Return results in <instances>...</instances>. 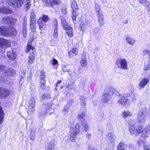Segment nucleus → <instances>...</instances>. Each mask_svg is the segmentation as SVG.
I'll use <instances>...</instances> for the list:
<instances>
[{
    "label": "nucleus",
    "mask_w": 150,
    "mask_h": 150,
    "mask_svg": "<svg viewBox=\"0 0 150 150\" xmlns=\"http://www.w3.org/2000/svg\"><path fill=\"white\" fill-rule=\"evenodd\" d=\"M146 111V108H144L138 113L137 115V120L139 126L137 127L136 129L135 127L134 128L133 132H134L133 133H130L131 134L137 135V134H139L142 132L143 126L145 124L146 121L145 116Z\"/></svg>",
    "instance_id": "1"
},
{
    "label": "nucleus",
    "mask_w": 150,
    "mask_h": 150,
    "mask_svg": "<svg viewBox=\"0 0 150 150\" xmlns=\"http://www.w3.org/2000/svg\"><path fill=\"white\" fill-rule=\"evenodd\" d=\"M52 105L51 103L44 105L43 108L38 111L39 117L40 118H42L47 114L49 115H51L54 112V109L52 108Z\"/></svg>",
    "instance_id": "2"
},
{
    "label": "nucleus",
    "mask_w": 150,
    "mask_h": 150,
    "mask_svg": "<svg viewBox=\"0 0 150 150\" xmlns=\"http://www.w3.org/2000/svg\"><path fill=\"white\" fill-rule=\"evenodd\" d=\"M16 33L14 28L11 26V28H8L6 26H4L0 28V35L2 36L12 35Z\"/></svg>",
    "instance_id": "3"
},
{
    "label": "nucleus",
    "mask_w": 150,
    "mask_h": 150,
    "mask_svg": "<svg viewBox=\"0 0 150 150\" xmlns=\"http://www.w3.org/2000/svg\"><path fill=\"white\" fill-rule=\"evenodd\" d=\"M115 91L113 88L107 89L102 96V101L104 103H106L109 101L111 98V96L115 93Z\"/></svg>",
    "instance_id": "4"
},
{
    "label": "nucleus",
    "mask_w": 150,
    "mask_h": 150,
    "mask_svg": "<svg viewBox=\"0 0 150 150\" xmlns=\"http://www.w3.org/2000/svg\"><path fill=\"white\" fill-rule=\"evenodd\" d=\"M28 43L27 45V49L26 50L27 52H29L30 50L32 51V52H30L28 57V64L30 65L33 64L35 60V57L33 55V50L35 49V47L32 46L30 44H29Z\"/></svg>",
    "instance_id": "5"
},
{
    "label": "nucleus",
    "mask_w": 150,
    "mask_h": 150,
    "mask_svg": "<svg viewBox=\"0 0 150 150\" xmlns=\"http://www.w3.org/2000/svg\"><path fill=\"white\" fill-rule=\"evenodd\" d=\"M16 21V19L8 16L0 17V24L5 23L8 25H13Z\"/></svg>",
    "instance_id": "6"
},
{
    "label": "nucleus",
    "mask_w": 150,
    "mask_h": 150,
    "mask_svg": "<svg viewBox=\"0 0 150 150\" xmlns=\"http://www.w3.org/2000/svg\"><path fill=\"white\" fill-rule=\"evenodd\" d=\"M36 102L34 97H31L29 102V105L27 110L28 114L32 113L34 112L35 109Z\"/></svg>",
    "instance_id": "7"
},
{
    "label": "nucleus",
    "mask_w": 150,
    "mask_h": 150,
    "mask_svg": "<svg viewBox=\"0 0 150 150\" xmlns=\"http://www.w3.org/2000/svg\"><path fill=\"white\" fill-rule=\"evenodd\" d=\"M40 82L39 83L40 88L42 90H44L45 87V72L42 71L40 74Z\"/></svg>",
    "instance_id": "8"
},
{
    "label": "nucleus",
    "mask_w": 150,
    "mask_h": 150,
    "mask_svg": "<svg viewBox=\"0 0 150 150\" xmlns=\"http://www.w3.org/2000/svg\"><path fill=\"white\" fill-rule=\"evenodd\" d=\"M80 127V125L78 123L75 125L72 124L70 126V132L72 134L77 135L79 133Z\"/></svg>",
    "instance_id": "9"
},
{
    "label": "nucleus",
    "mask_w": 150,
    "mask_h": 150,
    "mask_svg": "<svg viewBox=\"0 0 150 150\" xmlns=\"http://www.w3.org/2000/svg\"><path fill=\"white\" fill-rule=\"evenodd\" d=\"M116 64L118 68L122 69H127V61L125 59H119L116 62Z\"/></svg>",
    "instance_id": "10"
},
{
    "label": "nucleus",
    "mask_w": 150,
    "mask_h": 150,
    "mask_svg": "<svg viewBox=\"0 0 150 150\" xmlns=\"http://www.w3.org/2000/svg\"><path fill=\"white\" fill-rule=\"evenodd\" d=\"M10 90L7 88L0 87V98H5L10 94Z\"/></svg>",
    "instance_id": "11"
},
{
    "label": "nucleus",
    "mask_w": 150,
    "mask_h": 150,
    "mask_svg": "<svg viewBox=\"0 0 150 150\" xmlns=\"http://www.w3.org/2000/svg\"><path fill=\"white\" fill-rule=\"evenodd\" d=\"M10 45V42L3 38H0V48L7 47Z\"/></svg>",
    "instance_id": "12"
},
{
    "label": "nucleus",
    "mask_w": 150,
    "mask_h": 150,
    "mask_svg": "<svg viewBox=\"0 0 150 150\" xmlns=\"http://www.w3.org/2000/svg\"><path fill=\"white\" fill-rule=\"evenodd\" d=\"M128 101V99L124 96H120V98L118 100V103L123 106H126Z\"/></svg>",
    "instance_id": "13"
},
{
    "label": "nucleus",
    "mask_w": 150,
    "mask_h": 150,
    "mask_svg": "<svg viewBox=\"0 0 150 150\" xmlns=\"http://www.w3.org/2000/svg\"><path fill=\"white\" fill-rule=\"evenodd\" d=\"M6 67V69L5 70L4 73H3V75L6 76H13L15 74V71L11 68L8 69Z\"/></svg>",
    "instance_id": "14"
},
{
    "label": "nucleus",
    "mask_w": 150,
    "mask_h": 150,
    "mask_svg": "<svg viewBox=\"0 0 150 150\" xmlns=\"http://www.w3.org/2000/svg\"><path fill=\"white\" fill-rule=\"evenodd\" d=\"M12 12V10L10 7L3 6L0 8V12L4 14H9Z\"/></svg>",
    "instance_id": "15"
},
{
    "label": "nucleus",
    "mask_w": 150,
    "mask_h": 150,
    "mask_svg": "<svg viewBox=\"0 0 150 150\" xmlns=\"http://www.w3.org/2000/svg\"><path fill=\"white\" fill-rule=\"evenodd\" d=\"M66 33L67 35L70 38L73 36V32L72 28L71 26L66 24Z\"/></svg>",
    "instance_id": "16"
},
{
    "label": "nucleus",
    "mask_w": 150,
    "mask_h": 150,
    "mask_svg": "<svg viewBox=\"0 0 150 150\" xmlns=\"http://www.w3.org/2000/svg\"><path fill=\"white\" fill-rule=\"evenodd\" d=\"M135 122L134 120H130L128 122V124L129 125V130L130 133H133L134 132H133V129L135 127L134 126L135 125Z\"/></svg>",
    "instance_id": "17"
},
{
    "label": "nucleus",
    "mask_w": 150,
    "mask_h": 150,
    "mask_svg": "<svg viewBox=\"0 0 150 150\" xmlns=\"http://www.w3.org/2000/svg\"><path fill=\"white\" fill-rule=\"evenodd\" d=\"M148 79L143 78L139 82V86L140 88H144L149 82Z\"/></svg>",
    "instance_id": "18"
},
{
    "label": "nucleus",
    "mask_w": 150,
    "mask_h": 150,
    "mask_svg": "<svg viewBox=\"0 0 150 150\" xmlns=\"http://www.w3.org/2000/svg\"><path fill=\"white\" fill-rule=\"evenodd\" d=\"M7 53V57L11 59H14L16 58V54L12 50L8 51Z\"/></svg>",
    "instance_id": "19"
},
{
    "label": "nucleus",
    "mask_w": 150,
    "mask_h": 150,
    "mask_svg": "<svg viewBox=\"0 0 150 150\" xmlns=\"http://www.w3.org/2000/svg\"><path fill=\"white\" fill-rule=\"evenodd\" d=\"M147 60L145 61L144 67V70L147 71L150 69V55L148 56Z\"/></svg>",
    "instance_id": "20"
},
{
    "label": "nucleus",
    "mask_w": 150,
    "mask_h": 150,
    "mask_svg": "<svg viewBox=\"0 0 150 150\" xmlns=\"http://www.w3.org/2000/svg\"><path fill=\"white\" fill-rule=\"evenodd\" d=\"M42 20L39 19L38 21V23L39 25V28L41 30H45L46 26V23L45 22H42Z\"/></svg>",
    "instance_id": "21"
},
{
    "label": "nucleus",
    "mask_w": 150,
    "mask_h": 150,
    "mask_svg": "<svg viewBox=\"0 0 150 150\" xmlns=\"http://www.w3.org/2000/svg\"><path fill=\"white\" fill-rule=\"evenodd\" d=\"M95 10L97 15L103 14L100 7L98 4H95Z\"/></svg>",
    "instance_id": "22"
},
{
    "label": "nucleus",
    "mask_w": 150,
    "mask_h": 150,
    "mask_svg": "<svg viewBox=\"0 0 150 150\" xmlns=\"http://www.w3.org/2000/svg\"><path fill=\"white\" fill-rule=\"evenodd\" d=\"M50 62L54 66V68L55 69H57V66L59 65V64L57 60L54 58L50 61Z\"/></svg>",
    "instance_id": "23"
},
{
    "label": "nucleus",
    "mask_w": 150,
    "mask_h": 150,
    "mask_svg": "<svg viewBox=\"0 0 150 150\" xmlns=\"http://www.w3.org/2000/svg\"><path fill=\"white\" fill-rule=\"evenodd\" d=\"M57 23L55 22L54 25V30L53 32V37L55 38H57L58 36V31L57 28Z\"/></svg>",
    "instance_id": "24"
},
{
    "label": "nucleus",
    "mask_w": 150,
    "mask_h": 150,
    "mask_svg": "<svg viewBox=\"0 0 150 150\" xmlns=\"http://www.w3.org/2000/svg\"><path fill=\"white\" fill-rule=\"evenodd\" d=\"M108 141L112 143L114 142V138L113 135L111 133H109L107 136Z\"/></svg>",
    "instance_id": "25"
},
{
    "label": "nucleus",
    "mask_w": 150,
    "mask_h": 150,
    "mask_svg": "<svg viewBox=\"0 0 150 150\" xmlns=\"http://www.w3.org/2000/svg\"><path fill=\"white\" fill-rule=\"evenodd\" d=\"M78 50L76 48H74L72 49V51H69L68 52L69 55V57H72L73 55L72 54H74L75 55L77 54Z\"/></svg>",
    "instance_id": "26"
},
{
    "label": "nucleus",
    "mask_w": 150,
    "mask_h": 150,
    "mask_svg": "<svg viewBox=\"0 0 150 150\" xmlns=\"http://www.w3.org/2000/svg\"><path fill=\"white\" fill-rule=\"evenodd\" d=\"M61 3L60 0H51V6L53 7L56 5H59Z\"/></svg>",
    "instance_id": "27"
},
{
    "label": "nucleus",
    "mask_w": 150,
    "mask_h": 150,
    "mask_svg": "<svg viewBox=\"0 0 150 150\" xmlns=\"http://www.w3.org/2000/svg\"><path fill=\"white\" fill-rule=\"evenodd\" d=\"M127 146L123 143H120L118 146V150H123L125 149Z\"/></svg>",
    "instance_id": "28"
},
{
    "label": "nucleus",
    "mask_w": 150,
    "mask_h": 150,
    "mask_svg": "<svg viewBox=\"0 0 150 150\" xmlns=\"http://www.w3.org/2000/svg\"><path fill=\"white\" fill-rule=\"evenodd\" d=\"M4 117V111L1 106H0V125L3 122Z\"/></svg>",
    "instance_id": "29"
},
{
    "label": "nucleus",
    "mask_w": 150,
    "mask_h": 150,
    "mask_svg": "<svg viewBox=\"0 0 150 150\" xmlns=\"http://www.w3.org/2000/svg\"><path fill=\"white\" fill-rule=\"evenodd\" d=\"M126 40L127 42L130 45H133L135 42V40L133 38L128 36L126 38Z\"/></svg>",
    "instance_id": "30"
},
{
    "label": "nucleus",
    "mask_w": 150,
    "mask_h": 150,
    "mask_svg": "<svg viewBox=\"0 0 150 150\" xmlns=\"http://www.w3.org/2000/svg\"><path fill=\"white\" fill-rule=\"evenodd\" d=\"M72 18L74 23H75L76 18V16H78V15L77 14V13H76L75 10H72Z\"/></svg>",
    "instance_id": "31"
},
{
    "label": "nucleus",
    "mask_w": 150,
    "mask_h": 150,
    "mask_svg": "<svg viewBox=\"0 0 150 150\" xmlns=\"http://www.w3.org/2000/svg\"><path fill=\"white\" fill-rule=\"evenodd\" d=\"M122 115L123 117L125 118L132 116V113L129 111H125L123 112Z\"/></svg>",
    "instance_id": "32"
},
{
    "label": "nucleus",
    "mask_w": 150,
    "mask_h": 150,
    "mask_svg": "<svg viewBox=\"0 0 150 150\" xmlns=\"http://www.w3.org/2000/svg\"><path fill=\"white\" fill-rule=\"evenodd\" d=\"M86 59V57H85L83 59L80 61V63L82 66L85 67L87 65V62Z\"/></svg>",
    "instance_id": "33"
},
{
    "label": "nucleus",
    "mask_w": 150,
    "mask_h": 150,
    "mask_svg": "<svg viewBox=\"0 0 150 150\" xmlns=\"http://www.w3.org/2000/svg\"><path fill=\"white\" fill-rule=\"evenodd\" d=\"M44 6H51V0H42Z\"/></svg>",
    "instance_id": "34"
},
{
    "label": "nucleus",
    "mask_w": 150,
    "mask_h": 150,
    "mask_svg": "<svg viewBox=\"0 0 150 150\" xmlns=\"http://www.w3.org/2000/svg\"><path fill=\"white\" fill-rule=\"evenodd\" d=\"M36 16L34 12H32L30 14V21H36Z\"/></svg>",
    "instance_id": "35"
},
{
    "label": "nucleus",
    "mask_w": 150,
    "mask_h": 150,
    "mask_svg": "<svg viewBox=\"0 0 150 150\" xmlns=\"http://www.w3.org/2000/svg\"><path fill=\"white\" fill-rule=\"evenodd\" d=\"M142 136L146 138L148 137L149 134V132L145 128L144 129L142 130Z\"/></svg>",
    "instance_id": "36"
},
{
    "label": "nucleus",
    "mask_w": 150,
    "mask_h": 150,
    "mask_svg": "<svg viewBox=\"0 0 150 150\" xmlns=\"http://www.w3.org/2000/svg\"><path fill=\"white\" fill-rule=\"evenodd\" d=\"M60 18L63 28L64 30H66V21L65 19L62 16Z\"/></svg>",
    "instance_id": "37"
},
{
    "label": "nucleus",
    "mask_w": 150,
    "mask_h": 150,
    "mask_svg": "<svg viewBox=\"0 0 150 150\" xmlns=\"http://www.w3.org/2000/svg\"><path fill=\"white\" fill-rule=\"evenodd\" d=\"M26 24H25L24 23V25L23 27V35L24 37L25 38H26L27 35V30L26 29Z\"/></svg>",
    "instance_id": "38"
},
{
    "label": "nucleus",
    "mask_w": 150,
    "mask_h": 150,
    "mask_svg": "<svg viewBox=\"0 0 150 150\" xmlns=\"http://www.w3.org/2000/svg\"><path fill=\"white\" fill-rule=\"evenodd\" d=\"M36 136L35 131H32L30 132V139L33 140L34 141Z\"/></svg>",
    "instance_id": "39"
},
{
    "label": "nucleus",
    "mask_w": 150,
    "mask_h": 150,
    "mask_svg": "<svg viewBox=\"0 0 150 150\" xmlns=\"http://www.w3.org/2000/svg\"><path fill=\"white\" fill-rule=\"evenodd\" d=\"M77 5L76 1L74 0H73L71 4V7L72 10H75L77 9Z\"/></svg>",
    "instance_id": "40"
},
{
    "label": "nucleus",
    "mask_w": 150,
    "mask_h": 150,
    "mask_svg": "<svg viewBox=\"0 0 150 150\" xmlns=\"http://www.w3.org/2000/svg\"><path fill=\"white\" fill-rule=\"evenodd\" d=\"M39 19L42 20V22L44 21L46 23L49 20L48 16L46 15H44L42 17H41Z\"/></svg>",
    "instance_id": "41"
},
{
    "label": "nucleus",
    "mask_w": 150,
    "mask_h": 150,
    "mask_svg": "<svg viewBox=\"0 0 150 150\" xmlns=\"http://www.w3.org/2000/svg\"><path fill=\"white\" fill-rule=\"evenodd\" d=\"M54 144L53 141H52L50 143L48 146V150H54Z\"/></svg>",
    "instance_id": "42"
},
{
    "label": "nucleus",
    "mask_w": 150,
    "mask_h": 150,
    "mask_svg": "<svg viewBox=\"0 0 150 150\" xmlns=\"http://www.w3.org/2000/svg\"><path fill=\"white\" fill-rule=\"evenodd\" d=\"M30 28L33 29H35V25L36 23V21H30Z\"/></svg>",
    "instance_id": "43"
},
{
    "label": "nucleus",
    "mask_w": 150,
    "mask_h": 150,
    "mask_svg": "<svg viewBox=\"0 0 150 150\" xmlns=\"http://www.w3.org/2000/svg\"><path fill=\"white\" fill-rule=\"evenodd\" d=\"M82 125L85 128L84 130L86 132L88 130V126L87 123L86 122H83Z\"/></svg>",
    "instance_id": "44"
},
{
    "label": "nucleus",
    "mask_w": 150,
    "mask_h": 150,
    "mask_svg": "<svg viewBox=\"0 0 150 150\" xmlns=\"http://www.w3.org/2000/svg\"><path fill=\"white\" fill-rule=\"evenodd\" d=\"M142 54L144 56L147 55L149 56L150 55V51L148 50H145L143 51Z\"/></svg>",
    "instance_id": "45"
},
{
    "label": "nucleus",
    "mask_w": 150,
    "mask_h": 150,
    "mask_svg": "<svg viewBox=\"0 0 150 150\" xmlns=\"http://www.w3.org/2000/svg\"><path fill=\"white\" fill-rule=\"evenodd\" d=\"M76 135L72 134L71 133V134L70 135V140L71 142H73L75 141L76 137Z\"/></svg>",
    "instance_id": "46"
},
{
    "label": "nucleus",
    "mask_w": 150,
    "mask_h": 150,
    "mask_svg": "<svg viewBox=\"0 0 150 150\" xmlns=\"http://www.w3.org/2000/svg\"><path fill=\"white\" fill-rule=\"evenodd\" d=\"M6 69V67L5 66L3 65H0V72H3L2 74L3 75V73L5 70Z\"/></svg>",
    "instance_id": "47"
},
{
    "label": "nucleus",
    "mask_w": 150,
    "mask_h": 150,
    "mask_svg": "<svg viewBox=\"0 0 150 150\" xmlns=\"http://www.w3.org/2000/svg\"><path fill=\"white\" fill-rule=\"evenodd\" d=\"M7 79L5 77L2 76H0V83H6Z\"/></svg>",
    "instance_id": "48"
},
{
    "label": "nucleus",
    "mask_w": 150,
    "mask_h": 150,
    "mask_svg": "<svg viewBox=\"0 0 150 150\" xmlns=\"http://www.w3.org/2000/svg\"><path fill=\"white\" fill-rule=\"evenodd\" d=\"M141 143L140 144H144V150H149V145H146L145 142H144L143 141H142L141 142Z\"/></svg>",
    "instance_id": "49"
},
{
    "label": "nucleus",
    "mask_w": 150,
    "mask_h": 150,
    "mask_svg": "<svg viewBox=\"0 0 150 150\" xmlns=\"http://www.w3.org/2000/svg\"><path fill=\"white\" fill-rule=\"evenodd\" d=\"M85 116V114L83 113H79L78 115V119H80L83 118Z\"/></svg>",
    "instance_id": "50"
},
{
    "label": "nucleus",
    "mask_w": 150,
    "mask_h": 150,
    "mask_svg": "<svg viewBox=\"0 0 150 150\" xmlns=\"http://www.w3.org/2000/svg\"><path fill=\"white\" fill-rule=\"evenodd\" d=\"M42 98H48L51 97L50 95L48 94H44L42 96Z\"/></svg>",
    "instance_id": "51"
},
{
    "label": "nucleus",
    "mask_w": 150,
    "mask_h": 150,
    "mask_svg": "<svg viewBox=\"0 0 150 150\" xmlns=\"http://www.w3.org/2000/svg\"><path fill=\"white\" fill-rule=\"evenodd\" d=\"M144 6L146 7L150 11V3L149 2H146Z\"/></svg>",
    "instance_id": "52"
},
{
    "label": "nucleus",
    "mask_w": 150,
    "mask_h": 150,
    "mask_svg": "<svg viewBox=\"0 0 150 150\" xmlns=\"http://www.w3.org/2000/svg\"><path fill=\"white\" fill-rule=\"evenodd\" d=\"M81 100H82V101L81 102V104L82 105V107H85V100L84 99V98H81Z\"/></svg>",
    "instance_id": "53"
},
{
    "label": "nucleus",
    "mask_w": 150,
    "mask_h": 150,
    "mask_svg": "<svg viewBox=\"0 0 150 150\" xmlns=\"http://www.w3.org/2000/svg\"><path fill=\"white\" fill-rule=\"evenodd\" d=\"M88 25V23L86 22H82L80 25L81 28H82Z\"/></svg>",
    "instance_id": "54"
},
{
    "label": "nucleus",
    "mask_w": 150,
    "mask_h": 150,
    "mask_svg": "<svg viewBox=\"0 0 150 150\" xmlns=\"http://www.w3.org/2000/svg\"><path fill=\"white\" fill-rule=\"evenodd\" d=\"M98 21L99 25L101 26H102L103 25L104 23V20L103 19Z\"/></svg>",
    "instance_id": "55"
},
{
    "label": "nucleus",
    "mask_w": 150,
    "mask_h": 150,
    "mask_svg": "<svg viewBox=\"0 0 150 150\" xmlns=\"http://www.w3.org/2000/svg\"><path fill=\"white\" fill-rule=\"evenodd\" d=\"M72 102H73V100H70L68 101L67 102V103H68L67 105H68V106H71V105Z\"/></svg>",
    "instance_id": "56"
},
{
    "label": "nucleus",
    "mask_w": 150,
    "mask_h": 150,
    "mask_svg": "<svg viewBox=\"0 0 150 150\" xmlns=\"http://www.w3.org/2000/svg\"><path fill=\"white\" fill-rule=\"evenodd\" d=\"M145 128L149 132H150V125L146 126Z\"/></svg>",
    "instance_id": "57"
},
{
    "label": "nucleus",
    "mask_w": 150,
    "mask_h": 150,
    "mask_svg": "<svg viewBox=\"0 0 150 150\" xmlns=\"http://www.w3.org/2000/svg\"><path fill=\"white\" fill-rule=\"evenodd\" d=\"M140 3L142 4H144L146 2V0H138Z\"/></svg>",
    "instance_id": "58"
},
{
    "label": "nucleus",
    "mask_w": 150,
    "mask_h": 150,
    "mask_svg": "<svg viewBox=\"0 0 150 150\" xmlns=\"http://www.w3.org/2000/svg\"><path fill=\"white\" fill-rule=\"evenodd\" d=\"M89 150H98L96 148L90 146L88 147Z\"/></svg>",
    "instance_id": "59"
},
{
    "label": "nucleus",
    "mask_w": 150,
    "mask_h": 150,
    "mask_svg": "<svg viewBox=\"0 0 150 150\" xmlns=\"http://www.w3.org/2000/svg\"><path fill=\"white\" fill-rule=\"evenodd\" d=\"M61 81L60 80V81H58L57 83L56 84V87H57L58 86V85L59 84H60L61 83Z\"/></svg>",
    "instance_id": "60"
},
{
    "label": "nucleus",
    "mask_w": 150,
    "mask_h": 150,
    "mask_svg": "<svg viewBox=\"0 0 150 150\" xmlns=\"http://www.w3.org/2000/svg\"><path fill=\"white\" fill-rule=\"evenodd\" d=\"M97 18L103 17V14H100L98 15H97Z\"/></svg>",
    "instance_id": "61"
},
{
    "label": "nucleus",
    "mask_w": 150,
    "mask_h": 150,
    "mask_svg": "<svg viewBox=\"0 0 150 150\" xmlns=\"http://www.w3.org/2000/svg\"><path fill=\"white\" fill-rule=\"evenodd\" d=\"M62 12L63 14H65L66 13V9H62Z\"/></svg>",
    "instance_id": "62"
},
{
    "label": "nucleus",
    "mask_w": 150,
    "mask_h": 150,
    "mask_svg": "<svg viewBox=\"0 0 150 150\" xmlns=\"http://www.w3.org/2000/svg\"><path fill=\"white\" fill-rule=\"evenodd\" d=\"M27 5L28 6H26V7L27 8H28V9L29 8V5H30V2H28V1H27Z\"/></svg>",
    "instance_id": "63"
},
{
    "label": "nucleus",
    "mask_w": 150,
    "mask_h": 150,
    "mask_svg": "<svg viewBox=\"0 0 150 150\" xmlns=\"http://www.w3.org/2000/svg\"><path fill=\"white\" fill-rule=\"evenodd\" d=\"M97 18L98 21L103 19V17H98Z\"/></svg>",
    "instance_id": "64"
}]
</instances>
